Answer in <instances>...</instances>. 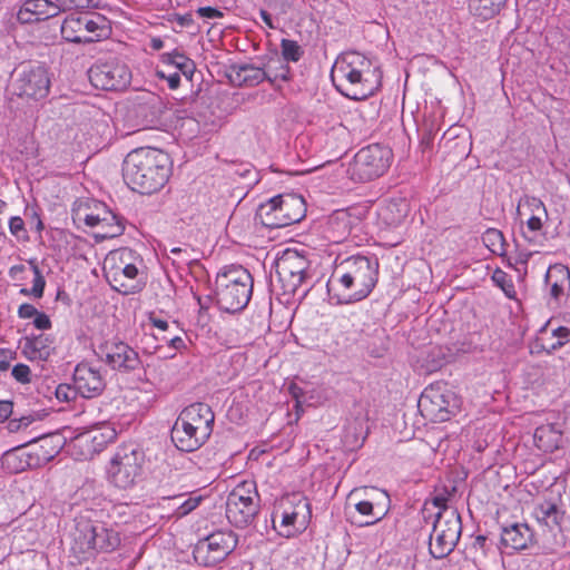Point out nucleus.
<instances>
[{
    "label": "nucleus",
    "instance_id": "nucleus-55",
    "mask_svg": "<svg viewBox=\"0 0 570 570\" xmlns=\"http://www.w3.org/2000/svg\"><path fill=\"white\" fill-rule=\"evenodd\" d=\"M33 325L38 330H49L52 326V323L47 314L43 312H38L33 317Z\"/></svg>",
    "mask_w": 570,
    "mask_h": 570
},
{
    "label": "nucleus",
    "instance_id": "nucleus-24",
    "mask_svg": "<svg viewBox=\"0 0 570 570\" xmlns=\"http://www.w3.org/2000/svg\"><path fill=\"white\" fill-rule=\"evenodd\" d=\"M357 218L347 209L333 212L322 226V237L328 244H341L347 239Z\"/></svg>",
    "mask_w": 570,
    "mask_h": 570
},
{
    "label": "nucleus",
    "instance_id": "nucleus-34",
    "mask_svg": "<svg viewBox=\"0 0 570 570\" xmlns=\"http://www.w3.org/2000/svg\"><path fill=\"white\" fill-rule=\"evenodd\" d=\"M100 207H107L105 204L90 200L78 206L75 210V219L83 222L88 227L95 228L102 220Z\"/></svg>",
    "mask_w": 570,
    "mask_h": 570
},
{
    "label": "nucleus",
    "instance_id": "nucleus-52",
    "mask_svg": "<svg viewBox=\"0 0 570 570\" xmlns=\"http://www.w3.org/2000/svg\"><path fill=\"white\" fill-rule=\"evenodd\" d=\"M196 13L205 19H219L224 16L220 10L213 7H200L196 10Z\"/></svg>",
    "mask_w": 570,
    "mask_h": 570
},
{
    "label": "nucleus",
    "instance_id": "nucleus-38",
    "mask_svg": "<svg viewBox=\"0 0 570 570\" xmlns=\"http://www.w3.org/2000/svg\"><path fill=\"white\" fill-rule=\"evenodd\" d=\"M507 0H470L469 7L474 16L488 20L497 16Z\"/></svg>",
    "mask_w": 570,
    "mask_h": 570
},
{
    "label": "nucleus",
    "instance_id": "nucleus-12",
    "mask_svg": "<svg viewBox=\"0 0 570 570\" xmlns=\"http://www.w3.org/2000/svg\"><path fill=\"white\" fill-rule=\"evenodd\" d=\"M261 497L256 482L245 480L239 482L227 495L226 518L237 528L253 523L259 512Z\"/></svg>",
    "mask_w": 570,
    "mask_h": 570
},
{
    "label": "nucleus",
    "instance_id": "nucleus-44",
    "mask_svg": "<svg viewBox=\"0 0 570 570\" xmlns=\"http://www.w3.org/2000/svg\"><path fill=\"white\" fill-rule=\"evenodd\" d=\"M282 56L286 61L297 62L304 55V50L297 41L291 39H282Z\"/></svg>",
    "mask_w": 570,
    "mask_h": 570
},
{
    "label": "nucleus",
    "instance_id": "nucleus-4",
    "mask_svg": "<svg viewBox=\"0 0 570 570\" xmlns=\"http://www.w3.org/2000/svg\"><path fill=\"white\" fill-rule=\"evenodd\" d=\"M215 414L209 405L197 402L186 406L176 419L171 429V441L184 452H194L210 438Z\"/></svg>",
    "mask_w": 570,
    "mask_h": 570
},
{
    "label": "nucleus",
    "instance_id": "nucleus-33",
    "mask_svg": "<svg viewBox=\"0 0 570 570\" xmlns=\"http://www.w3.org/2000/svg\"><path fill=\"white\" fill-rule=\"evenodd\" d=\"M102 216L101 223L97 225L96 237L101 239L114 238L122 234L125 227L120 219L107 207H100Z\"/></svg>",
    "mask_w": 570,
    "mask_h": 570
},
{
    "label": "nucleus",
    "instance_id": "nucleus-60",
    "mask_svg": "<svg viewBox=\"0 0 570 570\" xmlns=\"http://www.w3.org/2000/svg\"><path fill=\"white\" fill-rule=\"evenodd\" d=\"M26 271L24 265H13L9 269V275L12 278H18Z\"/></svg>",
    "mask_w": 570,
    "mask_h": 570
},
{
    "label": "nucleus",
    "instance_id": "nucleus-8",
    "mask_svg": "<svg viewBox=\"0 0 570 570\" xmlns=\"http://www.w3.org/2000/svg\"><path fill=\"white\" fill-rule=\"evenodd\" d=\"M73 549L85 558L99 552H112L121 542L119 532L102 521L80 519L77 522Z\"/></svg>",
    "mask_w": 570,
    "mask_h": 570
},
{
    "label": "nucleus",
    "instance_id": "nucleus-29",
    "mask_svg": "<svg viewBox=\"0 0 570 570\" xmlns=\"http://www.w3.org/2000/svg\"><path fill=\"white\" fill-rule=\"evenodd\" d=\"M535 446L547 453H552L561 446L562 431L552 423L538 426L533 434Z\"/></svg>",
    "mask_w": 570,
    "mask_h": 570
},
{
    "label": "nucleus",
    "instance_id": "nucleus-64",
    "mask_svg": "<svg viewBox=\"0 0 570 570\" xmlns=\"http://www.w3.org/2000/svg\"><path fill=\"white\" fill-rule=\"evenodd\" d=\"M433 140H434L433 132L423 131L422 139H421L422 144H424L425 146H430L433 142Z\"/></svg>",
    "mask_w": 570,
    "mask_h": 570
},
{
    "label": "nucleus",
    "instance_id": "nucleus-2",
    "mask_svg": "<svg viewBox=\"0 0 570 570\" xmlns=\"http://www.w3.org/2000/svg\"><path fill=\"white\" fill-rule=\"evenodd\" d=\"M173 163L161 149L141 147L131 150L124 160V179L139 194L159 191L169 180Z\"/></svg>",
    "mask_w": 570,
    "mask_h": 570
},
{
    "label": "nucleus",
    "instance_id": "nucleus-56",
    "mask_svg": "<svg viewBox=\"0 0 570 570\" xmlns=\"http://www.w3.org/2000/svg\"><path fill=\"white\" fill-rule=\"evenodd\" d=\"M13 404L10 401H0V422H4L12 414Z\"/></svg>",
    "mask_w": 570,
    "mask_h": 570
},
{
    "label": "nucleus",
    "instance_id": "nucleus-43",
    "mask_svg": "<svg viewBox=\"0 0 570 570\" xmlns=\"http://www.w3.org/2000/svg\"><path fill=\"white\" fill-rule=\"evenodd\" d=\"M492 281L503 291L508 298L514 299L517 297V291L513 281L504 271L497 268L492 274Z\"/></svg>",
    "mask_w": 570,
    "mask_h": 570
},
{
    "label": "nucleus",
    "instance_id": "nucleus-16",
    "mask_svg": "<svg viewBox=\"0 0 570 570\" xmlns=\"http://www.w3.org/2000/svg\"><path fill=\"white\" fill-rule=\"evenodd\" d=\"M462 532L461 517L456 510L436 512L430 535L429 550L433 558L442 559L455 548Z\"/></svg>",
    "mask_w": 570,
    "mask_h": 570
},
{
    "label": "nucleus",
    "instance_id": "nucleus-32",
    "mask_svg": "<svg viewBox=\"0 0 570 570\" xmlns=\"http://www.w3.org/2000/svg\"><path fill=\"white\" fill-rule=\"evenodd\" d=\"M529 541L530 529L524 524H513L503 529L501 542L507 548L522 550L528 547Z\"/></svg>",
    "mask_w": 570,
    "mask_h": 570
},
{
    "label": "nucleus",
    "instance_id": "nucleus-27",
    "mask_svg": "<svg viewBox=\"0 0 570 570\" xmlns=\"http://www.w3.org/2000/svg\"><path fill=\"white\" fill-rule=\"evenodd\" d=\"M58 7L51 0H24L17 12L23 24L37 23L58 16Z\"/></svg>",
    "mask_w": 570,
    "mask_h": 570
},
{
    "label": "nucleus",
    "instance_id": "nucleus-59",
    "mask_svg": "<svg viewBox=\"0 0 570 570\" xmlns=\"http://www.w3.org/2000/svg\"><path fill=\"white\" fill-rule=\"evenodd\" d=\"M169 345L175 350H181L186 347L185 342L180 336H174L169 338Z\"/></svg>",
    "mask_w": 570,
    "mask_h": 570
},
{
    "label": "nucleus",
    "instance_id": "nucleus-19",
    "mask_svg": "<svg viewBox=\"0 0 570 570\" xmlns=\"http://www.w3.org/2000/svg\"><path fill=\"white\" fill-rule=\"evenodd\" d=\"M91 85L101 90H122L131 81L129 67L119 59L97 61L88 71Z\"/></svg>",
    "mask_w": 570,
    "mask_h": 570
},
{
    "label": "nucleus",
    "instance_id": "nucleus-17",
    "mask_svg": "<svg viewBox=\"0 0 570 570\" xmlns=\"http://www.w3.org/2000/svg\"><path fill=\"white\" fill-rule=\"evenodd\" d=\"M51 79L47 67L40 63L22 65L11 83L12 95L30 101L45 99L50 91Z\"/></svg>",
    "mask_w": 570,
    "mask_h": 570
},
{
    "label": "nucleus",
    "instance_id": "nucleus-37",
    "mask_svg": "<svg viewBox=\"0 0 570 570\" xmlns=\"http://www.w3.org/2000/svg\"><path fill=\"white\" fill-rule=\"evenodd\" d=\"M533 515L540 523L550 528L559 525L562 519V513L552 501L539 503L534 508Z\"/></svg>",
    "mask_w": 570,
    "mask_h": 570
},
{
    "label": "nucleus",
    "instance_id": "nucleus-62",
    "mask_svg": "<svg viewBox=\"0 0 570 570\" xmlns=\"http://www.w3.org/2000/svg\"><path fill=\"white\" fill-rule=\"evenodd\" d=\"M149 47L155 51H159L164 48V41L159 37H154L150 39Z\"/></svg>",
    "mask_w": 570,
    "mask_h": 570
},
{
    "label": "nucleus",
    "instance_id": "nucleus-58",
    "mask_svg": "<svg viewBox=\"0 0 570 570\" xmlns=\"http://www.w3.org/2000/svg\"><path fill=\"white\" fill-rule=\"evenodd\" d=\"M30 423H31V421L29 417H22L19 421L12 420L9 422V430L11 432H14V431H18L22 426L28 428Z\"/></svg>",
    "mask_w": 570,
    "mask_h": 570
},
{
    "label": "nucleus",
    "instance_id": "nucleus-23",
    "mask_svg": "<svg viewBox=\"0 0 570 570\" xmlns=\"http://www.w3.org/2000/svg\"><path fill=\"white\" fill-rule=\"evenodd\" d=\"M517 216L521 224H524L527 232H523V236L529 240H532L539 234H541L546 222L548 220V212L543 202L533 196H524L519 200L517 207Z\"/></svg>",
    "mask_w": 570,
    "mask_h": 570
},
{
    "label": "nucleus",
    "instance_id": "nucleus-26",
    "mask_svg": "<svg viewBox=\"0 0 570 570\" xmlns=\"http://www.w3.org/2000/svg\"><path fill=\"white\" fill-rule=\"evenodd\" d=\"M105 360L111 368L118 371H132L140 364L138 353L124 342L107 344Z\"/></svg>",
    "mask_w": 570,
    "mask_h": 570
},
{
    "label": "nucleus",
    "instance_id": "nucleus-35",
    "mask_svg": "<svg viewBox=\"0 0 570 570\" xmlns=\"http://www.w3.org/2000/svg\"><path fill=\"white\" fill-rule=\"evenodd\" d=\"M163 66L167 68H174L176 71L181 72L187 78H190L195 70V63L191 59L186 57L179 51H173L169 53H163L160 56Z\"/></svg>",
    "mask_w": 570,
    "mask_h": 570
},
{
    "label": "nucleus",
    "instance_id": "nucleus-48",
    "mask_svg": "<svg viewBox=\"0 0 570 570\" xmlns=\"http://www.w3.org/2000/svg\"><path fill=\"white\" fill-rule=\"evenodd\" d=\"M9 230L18 239H28L24 222L20 216H13L9 220Z\"/></svg>",
    "mask_w": 570,
    "mask_h": 570
},
{
    "label": "nucleus",
    "instance_id": "nucleus-10",
    "mask_svg": "<svg viewBox=\"0 0 570 570\" xmlns=\"http://www.w3.org/2000/svg\"><path fill=\"white\" fill-rule=\"evenodd\" d=\"M145 453L137 445L129 443L118 446L108 466L110 482L119 489L132 488L142 475Z\"/></svg>",
    "mask_w": 570,
    "mask_h": 570
},
{
    "label": "nucleus",
    "instance_id": "nucleus-42",
    "mask_svg": "<svg viewBox=\"0 0 570 570\" xmlns=\"http://www.w3.org/2000/svg\"><path fill=\"white\" fill-rule=\"evenodd\" d=\"M31 269L33 272V281L31 289L22 288L21 294L31 295L36 298H41L43 296L46 279L35 261L29 262Z\"/></svg>",
    "mask_w": 570,
    "mask_h": 570
},
{
    "label": "nucleus",
    "instance_id": "nucleus-25",
    "mask_svg": "<svg viewBox=\"0 0 570 570\" xmlns=\"http://www.w3.org/2000/svg\"><path fill=\"white\" fill-rule=\"evenodd\" d=\"M73 384L78 393L86 399L98 396L105 389V381L100 372L87 363L76 366Z\"/></svg>",
    "mask_w": 570,
    "mask_h": 570
},
{
    "label": "nucleus",
    "instance_id": "nucleus-40",
    "mask_svg": "<svg viewBox=\"0 0 570 570\" xmlns=\"http://www.w3.org/2000/svg\"><path fill=\"white\" fill-rule=\"evenodd\" d=\"M482 242L484 246L494 255L505 257V238L501 230L497 228H488L482 234Z\"/></svg>",
    "mask_w": 570,
    "mask_h": 570
},
{
    "label": "nucleus",
    "instance_id": "nucleus-21",
    "mask_svg": "<svg viewBox=\"0 0 570 570\" xmlns=\"http://www.w3.org/2000/svg\"><path fill=\"white\" fill-rule=\"evenodd\" d=\"M236 546L237 537L232 531H216L196 546L195 559L210 567L223 561Z\"/></svg>",
    "mask_w": 570,
    "mask_h": 570
},
{
    "label": "nucleus",
    "instance_id": "nucleus-6",
    "mask_svg": "<svg viewBox=\"0 0 570 570\" xmlns=\"http://www.w3.org/2000/svg\"><path fill=\"white\" fill-rule=\"evenodd\" d=\"M141 257L130 248L111 250L104 261V274L110 286L122 294H132L141 289L139 267Z\"/></svg>",
    "mask_w": 570,
    "mask_h": 570
},
{
    "label": "nucleus",
    "instance_id": "nucleus-13",
    "mask_svg": "<svg viewBox=\"0 0 570 570\" xmlns=\"http://www.w3.org/2000/svg\"><path fill=\"white\" fill-rule=\"evenodd\" d=\"M393 159L392 150L379 144L361 148L348 166L352 180L365 183L383 176L390 168Z\"/></svg>",
    "mask_w": 570,
    "mask_h": 570
},
{
    "label": "nucleus",
    "instance_id": "nucleus-22",
    "mask_svg": "<svg viewBox=\"0 0 570 570\" xmlns=\"http://www.w3.org/2000/svg\"><path fill=\"white\" fill-rule=\"evenodd\" d=\"M43 448L45 446L41 444L30 450L17 448L7 451L1 458V466L10 474H17L27 469L39 468L53 456L51 453L45 452Z\"/></svg>",
    "mask_w": 570,
    "mask_h": 570
},
{
    "label": "nucleus",
    "instance_id": "nucleus-51",
    "mask_svg": "<svg viewBox=\"0 0 570 570\" xmlns=\"http://www.w3.org/2000/svg\"><path fill=\"white\" fill-rule=\"evenodd\" d=\"M12 376L20 383L30 382V368L26 364H17L12 368Z\"/></svg>",
    "mask_w": 570,
    "mask_h": 570
},
{
    "label": "nucleus",
    "instance_id": "nucleus-1",
    "mask_svg": "<svg viewBox=\"0 0 570 570\" xmlns=\"http://www.w3.org/2000/svg\"><path fill=\"white\" fill-rule=\"evenodd\" d=\"M379 279V263L362 255L350 256L335 265L328 281L330 299L353 304L366 298Z\"/></svg>",
    "mask_w": 570,
    "mask_h": 570
},
{
    "label": "nucleus",
    "instance_id": "nucleus-46",
    "mask_svg": "<svg viewBox=\"0 0 570 570\" xmlns=\"http://www.w3.org/2000/svg\"><path fill=\"white\" fill-rule=\"evenodd\" d=\"M53 4L58 8V14L60 12L78 10V9H89L97 8V3L94 0H55Z\"/></svg>",
    "mask_w": 570,
    "mask_h": 570
},
{
    "label": "nucleus",
    "instance_id": "nucleus-54",
    "mask_svg": "<svg viewBox=\"0 0 570 570\" xmlns=\"http://www.w3.org/2000/svg\"><path fill=\"white\" fill-rule=\"evenodd\" d=\"M39 311L29 303H23L18 307V316L22 320L33 318Z\"/></svg>",
    "mask_w": 570,
    "mask_h": 570
},
{
    "label": "nucleus",
    "instance_id": "nucleus-30",
    "mask_svg": "<svg viewBox=\"0 0 570 570\" xmlns=\"http://www.w3.org/2000/svg\"><path fill=\"white\" fill-rule=\"evenodd\" d=\"M409 206L405 200H390L380 206L377 217L386 227L401 225L407 216Z\"/></svg>",
    "mask_w": 570,
    "mask_h": 570
},
{
    "label": "nucleus",
    "instance_id": "nucleus-50",
    "mask_svg": "<svg viewBox=\"0 0 570 570\" xmlns=\"http://www.w3.org/2000/svg\"><path fill=\"white\" fill-rule=\"evenodd\" d=\"M158 78L165 79L168 82V87L170 89H177L180 85V73L179 71L166 72L164 69H157L156 71Z\"/></svg>",
    "mask_w": 570,
    "mask_h": 570
},
{
    "label": "nucleus",
    "instance_id": "nucleus-31",
    "mask_svg": "<svg viewBox=\"0 0 570 570\" xmlns=\"http://www.w3.org/2000/svg\"><path fill=\"white\" fill-rule=\"evenodd\" d=\"M52 340L45 334L26 337L23 354L31 361H46L51 355Z\"/></svg>",
    "mask_w": 570,
    "mask_h": 570
},
{
    "label": "nucleus",
    "instance_id": "nucleus-9",
    "mask_svg": "<svg viewBox=\"0 0 570 570\" xmlns=\"http://www.w3.org/2000/svg\"><path fill=\"white\" fill-rule=\"evenodd\" d=\"M62 39L73 43H94L107 40L112 33L110 20L100 13H71L60 27Z\"/></svg>",
    "mask_w": 570,
    "mask_h": 570
},
{
    "label": "nucleus",
    "instance_id": "nucleus-3",
    "mask_svg": "<svg viewBox=\"0 0 570 570\" xmlns=\"http://www.w3.org/2000/svg\"><path fill=\"white\" fill-rule=\"evenodd\" d=\"M331 79L341 94L350 99L362 100L380 88L382 73L363 53L346 51L336 58Z\"/></svg>",
    "mask_w": 570,
    "mask_h": 570
},
{
    "label": "nucleus",
    "instance_id": "nucleus-49",
    "mask_svg": "<svg viewBox=\"0 0 570 570\" xmlns=\"http://www.w3.org/2000/svg\"><path fill=\"white\" fill-rule=\"evenodd\" d=\"M77 393L78 391L75 385L59 384L56 389V397L60 402H70L75 399Z\"/></svg>",
    "mask_w": 570,
    "mask_h": 570
},
{
    "label": "nucleus",
    "instance_id": "nucleus-14",
    "mask_svg": "<svg viewBox=\"0 0 570 570\" xmlns=\"http://www.w3.org/2000/svg\"><path fill=\"white\" fill-rule=\"evenodd\" d=\"M461 399L445 383L430 384L419 400L422 415L434 422H445L461 409Z\"/></svg>",
    "mask_w": 570,
    "mask_h": 570
},
{
    "label": "nucleus",
    "instance_id": "nucleus-28",
    "mask_svg": "<svg viewBox=\"0 0 570 570\" xmlns=\"http://www.w3.org/2000/svg\"><path fill=\"white\" fill-rule=\"evenodd\" d=\"M551 298L559 302L570 293V271L563 264L551 265L544 278Z\"/></svg>",
    "mask_w": 570,
    "mask_h": 570
},
{
    "label": "nucleus",
    "instance_id": "nucleus-57",
    "mask_svg": "<svg viewBox=\"0 0 570 570\" xmlns=\"http://www.w3.org/2000/svg\"><path fill=\"white\" fill-rule=\"evenodd\" d=\"M12 354L8 350L0 348V371L4 372L10 367Z\"/></svg>",
    "mask_w": 570,
    "mask_h": 570
},
{
    "label": "nucleus",
    "instance_id": "nucleus-63",
    "mask_svg": "<svg viewBox=\"0 0 570 570\" xmlns=\"http://www.w3.org/2000/svg\"><path fill=\"white\" fill-rule=\"evenodd\" d=\"M151 323L158 330L166 331L168 328L167 321H164V320H160V318H151Z\"/></svg>",
    "mask_w": 570,
    "mask_h": 570
},
{
    "label": "nucleus",
    "instance_id": "nucleus-41",
    "mask_svg": "<svg viewBox=\"0 0 570 570\" xmlns=\"http://www.w3.org/2000/svg\"><path fill=\"white\" fill-rule=\"evenodd\" d=\"M546 333V328H542L541 336L537 338V342L540 344L541 350L546 351L547 353H552L570 341V330L566 326H559L552 330L551 335L557 338V341L553 343L546 342L543 337Z\"/></svg>",
    "mask_w": 570,
    "mask_h": 570
},
{
    "label": "nucleus",
    "instance_id": "nucleus-7",
    "mask_svg": "<svg viewBox=\"0 0 570 570\" xmlns=\"http://www.w3.org/2000/svg\"><path fill=\"white\" fill-rule=\"evenodd\" d=\"M312 519L308 499L301 492L287 493L274 504L272 523L284 538H293L303 533Z\"/></svg>",
    "mask_w": 570,
    "mask_h": 570
},
{
    "label": "nucleus",
    "instance_id": "nucleus-39",
    "mask_svg": "<svg viewBox=\"0 0 570 570\" xmlns=\"http://www.w3.org/2000/svg\"><path fill=\"white\" fill-rule=\"evenodd\" d=\"M267 78L264 69L252 65H245L236 71L235 81L239 86L253 87L263 82Z\"/></svg>",
    "mask_w": 570,
    "mask_h": 570
},
{
    "label": "nucleus",
    "instance_id": "nucleus-36",
    "mask_svg": "<svg viewBox=\"0 0 570 570\" xmlns=\"http://www.w3.org/2000/svg\"><path fill=\"white\" fill-rule=\"evenodd\" d=\"M169 499L176 502L171 518L181 519L195 511L205 498L202 494L193 492L187 498H185L184 494H177Z\"/></svg>",
    "mask_w": 570,
    "mask_h": 570
},
{
    "label": "nucleus",
    "instance_id": "nucleus-5",
    "mask_svg": "<svg viewBox=\"0 0 570 570\" xmlns=\"http://www.w3.org/2000/svg\"><path fill=\"white\" fill-rule=\"evenodd\" d=\"M253 277L240 265L225 266L216 276V298L218 306L228 313L244 309L253 294Z\"/></svg>",
    "mask_w": 570,
    "mask_h": 570
},
{
    "label": "nucleus",
    "instance_id": "nucleus-47",
    "mask_svg": "<svg viewBox=\"0 0 570 570\" xmlns=\"http://www.w3.org/2000/svg\"><path fill=\"white\" fill-rule=\"evenodd\" d=\"M532 253L527 249H517L515 253L508 257V266L513 267L518 272L527 273L528 263Z\"/></svg>",
    "mask_w": 570,
    "mask_h": 570
},
{
    "label": "nucleus",
    "instance_id": "nucleus-45",
    "mask_svg": "<svg viewBox=\"0 0 570 570\" xmlns=\"http://www.w3.org/2000/svg\"><path fill=\"white\" fill-rule=\"evenodd\" d=\"M166 368L167 365L161 361L151 362L145 367V375L154 384L161 383L167 374Z\"/></svg>",
    "mask_w": 570,
    "mask_h": 570
},
{
    "label": "nucleus",
    "instance_id": "nucleus-11",
    "mask_svg": "<svg viewBox=\"0 0 570 570\" xmlns=\"http://www.w3.org/2000/svg\"><path fill=\"white\" fill-rule=\"evenodd\" d=\"M305 214V200L296 194L275 196L262 204L257 213L261 223L268 228H283L298 223Z\"/></svg>",
    "mask_w": 570,
    "mask_h": 570
},
{
    "label": "nucleus",
    "instance_id": "nucleus-18",
    "mask_svg": "<svg viewBox=\"0 0 570 570\" xmlns=\"http://www.w3.org/2000/svg\"><path fill=\"white\" fill-rule=\"evenodd\" d=\"M117 435L114 424L102 423L77 435L70 444L71 453L77 460H90L115 442Z\"/></svg>",
    "mask_w": 570,
    "mask_h": 570
},
{
    "label": "nucleus",
    "instance_id": "nucleus-61",
    "mask_svg": "<svg viewBox=\"0 0 570 570\" xmlns=\"http://www.w3.org/2000/svg\"><path fill=\"white\" fill-rule=\"evenodd\" d=\"M259 16H261L262 20L264 21V23L269 29H275V26L273 23L272 17H271V14L265 9H261Z\"/></svg>",
    "mask_w": 570,
    "mask_h": 570
},
{
    "label": "nucleus",
    "instance_id": "nucleus-53",
    "mask_svg": "<svg viewBox=\"0 0 570 570\" xmlns=\"http://www.w3.org/2000/svg\"><path fill=\"white\" fill-rule=\"evenodd\" d=\"M446 503H448V498L445 495H443V494L435 495L430 501L425 502L424 510L428 509L429 504H432L434 508H436L438 512L439 511H444V510H454L453 508H449L446 505Z\"/></svg>",
    "mask_w": 570,
    "mask_h": 570
},
{
    "label": "nucleus",
    "instance_id": "nucleus-15",
    "mask_svg": "<svg viewBox=\"0 0 570 570\" xmlns=\"http://www.w3.org/2000/svg\"><path fill=\"white\" fill-rule=\"evenodd\" d=\"M348 499L353 501L358 519L352 523L358 527L373 525L380 522L390 511L391 499L386 491L377 488L351 491Z\"/></svg>",
    "mask_w": 570,
    "mask_h": 570
},
{
    "label": "nucleus",
    "instance_id": "nucleus-20",
    "mask_svg": "<svg viewBox=\"0 0 570 570\" xmlns=\"http://www.w3.org/2000/svg\"><path fill=\"white\" fill-rule=\"evenodd\" d=\"M307 268V258L291 248L283 252L275 265L276 275L284 291L293 294L302 286Z\"/></svg>",
    "mask_w": 570,
    "mask_h": 570
}]
</instances>
